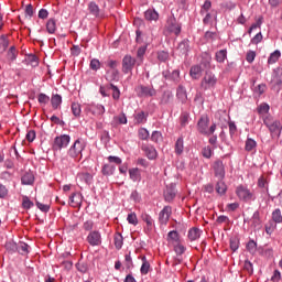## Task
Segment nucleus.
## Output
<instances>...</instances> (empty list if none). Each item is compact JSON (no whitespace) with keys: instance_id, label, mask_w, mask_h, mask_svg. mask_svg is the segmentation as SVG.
I'll return each instance as SVG.
<instances>
[{"instance_id":"obj_34","label":"nucleus","mask_w":282,"mask_h":282,"mask_svg":"<svg viewBox=\"0 0 282 282\" xmlns=\"http://www.w3.org/2000/svg\"><path fill=\"white\" fill-rule=\"evenodd\" d=\"M175 153L176 155H182L184 153V138H178L175 142Z\"/></svg>"},{"instance_id":"obj_26","label":"nucleus","mask_w":282,"mask_h":282,"mask_svg":"<svg viewBox=\"0 0 282 282\" xmlns=\"http://www.w3.org/2000/svg\"><path fill=\"white\" fill-rule=\"evenodd\" d=\"M46 32L48 34H55L56 33V19L51 18L46 22Z\"/></svg>"},{"instance_id":"obj_12","label":"nucleus","mask_w":282,"mask_h":282,"mask_svg":"<svg viewBox=\"0 0 282 282\" xmlns=\"http://www.w3.org/2000/svg\"><path fill=\"white\" fill-rule=\"evenodd\" d=\"M87 111H89L90 113H93V116H96L97 118H99V116H105V106L100 105V104H90L86 107Z\"/></svg>"},{"instance_id":"obj_22","label":"nucleus","mask_w":282,"mask_h":282,"mask_svg":"<svg viewBox=\"0 0 282 282\" xmlns=\"http://www.w3.org/2000/svg\"><path fill=\"white\" fill-rule=\"evenodd\" d=\"M21 182L24 186H32L34 184V174L32 172L24 173Z\"/></svg>"},{"instance_id":"obj_16","label":"nucleus","mask_w":282,"mask_h":282,"mask_svg":"<svg viewBox=\"0 0 282 282\" xmlns=\"http://www.w3.org/2000/svg\"><path fill=\"white\" fill-rule=\"evenodd\" d=\"M82 204H83V194L73 193L69 196V205L73 206V208H78V206H82Z\"/></svg>"},{"instance_id":"obj_59","label":"nucleus","mask_w":282,"mask_h":282,"mask_svg":"<svg viewBox=\"0 0 282 282\" xmlns=\"http://www.w3.org/2000/svg\"><path fill=\"white\" fill-rule=\"evenodd\" d=\"M276 230V223H269L265 225V232L267 235H272Z\"/></svg>"},{"instance_id":"obj_53","label":"nucleus","mask_w":282,"mask_h":282,"mask_svg":"<svg viewBox=\"0 0 282 282\" xmlns=\"http://www.w3.org/2000/svg\"><path fill=\"white\" fill-rule=\"evenodd\" d=\"M18 246H19V243L9 241V242L6 243V249H7L9 252H17Z\"/></svg>"},{"instance_id":"obj_54","label":"nucleus","mask_w":282,"mask_h":282,"mask_svg":"<svg viewBox=\"0 0 282 282\" xmlns=\"http://www.w3.org/2000/svg\"><path fill=\"white\" fill-rule=\"evenodd\" d=\"M268 111H270V106L268 104H262L258 107V113L260 116L268 113Z\"/></svg>"},{"instance_id":"obj_37","label":"nucleus","mask_w":282,"mask_h":282,"mask_svg":"<svg viewBox=\"0 0 282 282\" xmlns=\"http://www.w3.org/2000/svg\"><path fill=\"white\" fill-rule=\"evenodd\" d=\"M279 58H281V51L276 50L273 53H271V55L269 56L268 58L269 65H274V63H276Z\"/></svg>"},{"instance_id":"obj_64","label":"nucleus","mask_w":282,"mask_h":282,"mask_svg":"<svg viewBox=\"0 0 282 282\" xmlns=\"http://www.w3.org/2000/svg\"><path fill=\"white\" fill-rule=\"evenodd\" d=\"M158 58L162 63H166V61H169V53L164 52V51H161V52L158 53Z\"/></svg>"},{"instance_id":"obj_29","label":"nucleus","mask_w":282,"mask_h":282,"mask_svg":"<svg viewBox=\"0 0 282 282\" xmlns=\"http://www.w3.org/2000/svg\"><path fill=\"white\" fill-rule=\"evenodd\" d=\"M141 219L147 224V230H153L154 221L151 215L142 214Z\"/></svg>"},{"instance_id":"obj_5","label":"nucleus","mask_w":282,"mask_h":282,"mask_svg":"<svg viewBox=\"0 0 282 282\" xmlns=\"http://www.w3.org/2000/svg\"><path fill=\"white\" fill-rule=\"evenodd\" d=\"M72 138L68 134H62L56 137L53 142V151H61V149H67Z\"/></svg>"},{"instance_id":"obj_35","label":"nucleus","mask_w":282,"mask_h":282,"mask_svg":"<svg viewBox=\"0 0 282 282\" xmlns=\"http://www.w3.org/2000/svg\"><path fill=\"white\" fill-rule=\"evenodd\" d=\"M115 247L117 250H120L124 243V239L122 238V234H115L113 237Z\"/></svg>"},{"instance_id":"obj_1","label":"nucleus","mask_w":282,"mask_h":282,"mask_svg":"<svg viewBox=\"0 0 282 282\" xmlns=\"http://www.w3.org/2000/svg\"><path fill=\"white\" fill-rule=\"evenodd\" d=\"M263 123L269 129L272 140H279L281 138V121L274 119L272 116H267L263 118Z\"/></svg>"},{"instance_id":"obj_18","label":"nucleus","mask_w":282,"mask_h":282,"mask_svg":"<svg viewBox=\"0 0 282 282\" xmlns=\"http://www.w3.org/2000/svg\"><path fill=\"white\" fill-rule=\"evenodd\" d=\"M203 72L204 69L200 65H194L189 69V76L193 78V80H199V78H202Z\"/></svg>"},{"instance_id":"obj_3","label":"nucleus","mask_w":282,"mask_h":282,"mask_svg":"<svg viewBox=\"0 0 282 282\" xmlns=\"http://www.w3.org/2000/svg\"><path fill=\"white\" fill-rule=\"evenodd\" d=\"M83 151H85V143L77 139L74 144L68 149L67 155L70 156L73 160L80 161L83 158Z\"/></svg>"},{"instance_id":"obj_21","label":"nucleus","mask_w":282,"mask_h":282,"mask_svg":"<svg viewBox=\"0 0 282 282\" xmlns=\"http://www.w3.org/2000/svg\"><path fill=\"white\" fill-rule=\"evenodd\" d=\"M176 195H177V191L175 189V186L172 185L167 187L164 193L165 202H173Z\"/></svg>"},{"instance_id":"obj_43","label":"nucleus","mask_w":282,"mask_h":282,"mask_svg":"<svg viewBox=\"0 0 282 282\" xmlns=\"http://www.w3.org/2000/svg\"><path fill=\"white\" fill-rule=\"evenodd\" d=\"M8 45H10V41L6 35L0 36V52H6L8 50Z\"/></svg>"},{"instance_id":"obj_25","label":"nucleus","mask_w":282,"mask_h":282,"mask_svg":"<svg viewBox=\"0 0 282 282\" xmlns=\"http://www.w3.org/2000/svg\"><path fill=\"white\" fill-rule=\"evenodd\" d=\"M189 50H191V45L188 44V40L182 41L177 46V52H180L182 56H186Z\"/></svg>"},{"instance_id":"obj_7","label":"nucleus","mask_w":282,"mask_h":282,"mask_svg":"<svg viewBox=\"0 0 282 282\" xmlns=\"http://www.w3.org/2000/svg\"><path fill=\"white\" fill-rule=\"evenodd\" d=\"M135 91L139 98H151L156 94L155 88L151 86H144V85L138 86L135 88Z\"/></svg>"},{"instance_id":"obj_32","label":"nucleus","mask_w":282,"mask_h":282,"mask_svg":"<svg viewBox=\"0 0 282 282\" xmlns=\"http://www.w3.org/2000/svg\"><path fill=\"white\" fill-rule=\"evenodd\" d=\"M88 10L93 17H100V8L98 7V4H96V2H89Z\"/></svg>"},{"instance_id":"obj_45","label":"nucleus","mask_w":282,"mask_h":282,"mask_svg":"<svg viewBox=\"0 0 282 282\" xmlns=\"http://www.w3.org/2000/svg\"><path fill=\"white\" fill-rule=\"evenodd\" d=\"M72 113L73 116H75V118H80V113H82L80 104L78 102L72 104Z\"/></svg>"},{"instance_id":"obj_13","label":"nucleus","mask_w":282,"mask_h":282,"mask_svg":"<svg viewBox=\"0 0 282 282\" xmlns=\"http://www.w3.org/2000/svg\"><path fill=\"white\" fill-rule=\"evenodd\" d=\"M214 173L217 180H224V177H226V167L224 166V162L215 161Z\"/></svg>"},{"instance_id":"obj_58","label":"nucleus","mask_w":282,"mask_h":282,"mask_svg":"<svg viewBox=\"0 0 282 282\" xmlns=\"http://www.w3.org/2000/svg\"><path fill=\"white\" fill-rule=\"evenodd\" d=\"M37 208L42 212V213H50V205L47 204H43L39 200L35 202Z\"/></svg>"},{"instance_id":"obj_47","label":"nucleus","mask_w":282,"mask_h":282,"mask_svg":"<svg viewBox=\"0 0 282 282\" xmlns=\"http://www.w3.org/2000/svg\"><path fill=\"white\" fill-rule=\"evenodd\" d=\"M167 241H174L177 243L180 241V234L176 230H172L167 234Z\"/></svg>"},{"instance_id":"obj_49","label":"nucleus","mask_w":282,"mask_h":282,"mask_svg":"<svg viewBox=\"0 0 282 282\" xmlns=\"http://www.w3.org/2000/svg\"><path fill=\"white\" fill-rule=\"evenodd\" d=\"M257 148V141L254 139H247L245 149L246 151H252V149Z\"/></svg>"},{"instance_id":"obj_38","label":"nucleus","mask_w":282,"mask_h":282,"mask_svg":"<svg viewBox=\"0 0 282 282\" xmlns=\"http://www.w3.org/2000/svg\"><path fill=\"white\" fill-rule=\"evenodd\" d=\"M28 248H30L28 243L19 242L17 252H19V254H22V256L29 254L30 250Z\"/></svg>"},{"instance_id":"obj_36","label":"nucleus","mask_w":282,"mask_h":282,"mask_svg":"<svg viewBox=\"0 0 282 282\" xmlns=\"http://www.w3.org/2000/svg\"><path fill=\"white\" fill-rule=\"evenodd\" d=\"M77 177L80 182H85V184H91V180H94V176L87 172L79 173Z\"/></svg>"},{"instance_id":"obj_6","label":"nucleus","mask_w":282,"mask_h":282,"mask_svg":"<svg viewBox=\"0 0 282 282\" xmlns=\"http://www.w3.org/2000/svg\"><path fill=\"white\" fill-rule=\"evenodd\" d=\"M165 29L170 34H175V36H178V34L182 32V25L177 23V20L175 17H170L166 21Z\"/></svg>"},{"instance_id":"obj_27","label":"nucleus","mask_w":282,"mask_h":282,"mask_svg":"<svg viewBox=\"0 0 282 282\" xmlns=\"http://www.w3.org/2000/svg\"><path fill=\"white\" fill-rule=\"evenodd\" d=\"M202 237V230L199 228H192L188 230V239L192 241H197Z\"/></svg>"},{"instance_id":"obj_40","label":"nucleus","mask_w":282,"mask_h":282,"mask_svg":"<svg viewBox=\"0 0 282 282\" xmlns=\"http://www.w3.org/2000/svg\"><path fill=\"white\" fill-rule=\"evenodd\" d=\"M227 56H228V51H226V50H220V51L216 52L217 63H224V61H226Z\"/></svg>"},{"instance_id":"obj_20","label":"nucleus","mask_w":282,"mask_h":282,"mask_svg":"<svg viewBox=\"0 0 282 282\" xmlns=\"http://www.w3.org/2000/svg\"><path fill=\"white\" fill-rule=\"evenodd\" d=\"M271 83L278 87L282 85V68L274 70Z\"/></svg>"},{"instance_id":"obj_52","label":"nucleus","mask_w":282,"mask_h":282,"mask_svg":"<svg viewBox=\"0 0 282 282\" xmlns=\"http://www.w3.org/2000/svg\"><path fill=\"white\" fill-rule=\"evenodd\" d=\"M210 8H213V3L210 2V0H206L200 9V14L208 13V10H210Z\"/></svg>"},{"instance_id":"obj_60","label":"nucleus","mask_w":282,"mask_h":282,"mask_svg":"<svg viewBox=\"0 0 282 282\" xmlns=\"http://www.w3.org/2000/svg\"><path fill=\"white\" fill-rule=\"evenodd\" d=\"M127 219L129 224H132V226H138V216L135 213L129 214Z\"/></svg>"},{"instance_id":"obj_39","label":"nucleus","mask_w":282,"mask_h":282,"mask_svg":"<svg viewBox=\"0 0 282 282\" xmlns=\"http://www.w3.org/2000/svg\"><path fill=\"white\" fill-rule=\"evenodd\" d=\"M272 221H273V224H282L281 209L278 208L272 212Z\"/></svg>"},{"instance_id":"obj_44","label":"nucleus","mask_w":282,"mask_h":282,"mask_svg":"<svg viewBox=\"0 0 282 282\" xmlns=\"http://www.w3.org/2000/svg\"><path fill=\"white\" fill-rule=\"evenodd\" d=\"M108 89H112V98L113 100H120V89L118 88V86L110 84L108 86Z\"/></svg>"},{"instance_id":"obj_48","label":"nucleus","mask_w":282,"mask_h":282,"mask_svg":"<svg viewBox=\"0 0 282 282\" xmlns=\"http://www.w3.org/2000/svg\"><path fill=\"white\" fill-rule=\"evenodd\" d=\"M115 172H116V166H113V165L106 164L102 167V173L105 175H113Z\"/></svg>"},{"instance_id":"obj_56","label":"nucleus","mask_w":282,"mask_h":282,"mask_svg":"<svg viewBox=\"0 0 282 282\" xmlns=\"http://www.w3.org/2000/svg\"><path fill=\"white\" fill-rule=\"evenodd\" d=\"M37 101L40 102V105H47V102H50V96L41 93L37 97Z\"/></svg>"},{"instance_id":"obj_63","label":"nucleus","mask_w":282,"mask_h":282,"mask_svg":"<svg viewBox=\"0 0 282 282\" xmlns=\"http://www.w3.org/2000/svg\"><path fill=\"white\" fill-rule=\"evenodd\" d=\"M90 69H93L94 72H98V69H100V61H98L97 58L91 59Z\"/></svg>"},{"instance_id":"obj_24","label":"nucleus","mask_w":282,"mask_h":282,"mask_svg":"<svg viewBox=\"0 0 282 282\" xmlns=\"http://www.w3.org/2000/svg\"><path fill=\"white\" fill-rule=\"evenodd\" d=\"M176 98H178V100L184 104L186 102V100H188V95H186V88H184V86H178L177 90H176Z\"/></svg>"},{"instance_id":"obj_42","label":"nucleus","mask_w":282,"mask_h":282,"mask_svg":"<svg viewBox=\"0 0 282 282\" xmlns=\"http://www.w3.org/2000/svg\"><path fill=\"white\" fill-rule=\"evenodd\" d=\"M134 120L137 124H144V122H147V115L144 113V111L138 112L134 116Z\"/></svg>"},{"instance_id":"obj_14","label":"nucleus","mask_w":282,"mask_h":282,"mask_svg":"<svg viewBox=\"0 0 282 282\" xmlns=\"http://www.w3.org/2000/svg\"><path fill=\"white\" fill-rule=\"evenodd\" d=\"M174 252L176 253V257L174 259V265H180L184 259L182 256L186 252V247H184L181 243H177L174 246Z\"/></svg>"},{"instance_id":"obj_10","label":"nucleus","mask_w":282,"mask_h":282,"mask_svg":"<svg viewBox=\"0 0 282 282\" xmlns=\"http://www.w3.org/2000/svg\"><path fill=\"white\" fill-rule=\"evenodd\" d=\"M171 215H173V208L171 206H165L159 214V224H161V226H166L169 219H171Z\"/></svg>"},{"instance_id":"obj_30","label":"nucleus","mask_w":282,"mask_h":282,"mask_svg":"<svg viewBox=\"0 0 282 282\" xmlns=\"http://www.w3.org/2000/svg\"><path fill=\"white\" fill-rule=\"evenodd\" d=\"M120 72L118 69H108L106 73V80L112 83V80H118Z\"/></svg>"},{"instance_id":"obj_41","label":"nucleus","mask_w":282,"mask_h":282,"mask_svg":"<svg viewBox=\"0 0 282 282\" xmlns=\"http://www.w3.org/2000/svg\"><path fill=\"white\" fill-rule=\"evenodd\" d=\"M173 100V93L171 91H164L161 98L162 105H169Z\"/></svg>"},{"instance_id":"obj_31","label":"nucleus","mask_w":282,"mask_h":282,"mask_svg":"<svg viewBox=\"0 0 282 282\" xmlns=\"http://www.w3.org/2000/svg\"><path fill=\"white\" fill-rule=\"evenodd\" d=\"M226 191H228V186H226L224 180H218L216 184V193H218V195H226Z\"/></svg>"},{"instance_id":"obj_15","label":"nucleus","mask_w":282,"mask_h":282,"mask_svg":"<svg viewBox=\"0 0 282 282\" xmlns=\"http://www.w3.org/2000/svg\"><path fill=\"white\" fill-rule=\"evenodd\" d=\"M141 149L149 160H155L158 158V150H155L153 145L143 144Z\"/></svg>"},{"instance_id":"obj_19","label":"nucleus","mask_w":282,"mask_h":282,"mask_svg":"<svg viewBox=\"0 0 282 282\" xmlns=\"http://www.w3.org/2000/svg\"><path fill=\"white\" fill-rule=\"evenodd\" d=\"M144 19L145 21H158V19H160V13H158L155 9H148L144 12Z\"/></svg>"},{"instance_id":"obj_62","label":"nucleus","mask_w":282,"mask_h":282,"mask_svg":"<svg viewBox=\"0 0 282 282\" xmlns=\"http://www.w3.org/2000/svg\"><path fill=\"white\" fill-rule=\"evenodd\" d=\"M8 58L9 61H17V48L14 46H11L8 52Z\"/></svg>"},{"instance_id":"obj_55","label":"nucleus","mask_w":282,"mask_h":282,"mask_svg":"<svg viewBox=\"0 0 282 282\" xmlns=\"http://www.w3.org/2000/svg\"><path fill=\"white\" fill-rule=\"evenodd\" d=\"M247 250L248 252H250L251 254H254V252H257V243L254 242V240H250L247 243Z\"/></svg>"},{"instance_id":"obj_46","label":"nucleus","mask_w":282,"mask_h":282,"mask_svg":"<svg viewBox=\"0 0 282 282\" xmlns=\"http://www.w3.org/2000/svg\"><path fill=\"white\" fill-rule=\"evenodd\" d=\"M115 124H127V115L121 113L119 116L113 117Z\"/></svg>"},{"instance_id":"obj_33","label":"nucleus","mask_w":282,"mask_h":282,"mask_svg":"<svg viewBox=\"0 0 282 282\" xmlns=\"http://www.w3.org/2000/svg\"><path fill=\"white\" fill-rule=\"evenodd\" d=\"M129 176H130V180H132V182H140L141 180L140 170L138 167L130 169Z\"/></svg>"},{"instance_id":"obj_23","label":"nucleus","mask_w":282,"mask_h":282,"mask_svg":"<svg viewBox=\"0 0 282 282\" xmlns=\"http://www.w3.org/2000/svg\"><path fill=\"white\" fill-rule=\"evenodd\" d=\"M142 265L140 269L141 274L147 275L151 272V263L147 260V256L141 257Z\"/></svg>"},{"instance_id":"obj_28","label":"nucleus","mask_w":282,"mask_h":282,"mask_svg":"<svg viewBox=\"0 0 282 282\" xmlns=\"http://www.w3.org/2000/svg\"><path fill=\"white\" fill-rule=\"evenodd\" d=\"M51 105L53 109H58L63 105V97L58 94L53 95L51 98Z\"/></svg>"},{"instance_id":"obj_11","label":"nucleus","mask_w":282,"mask_h":282,"mask_svg":"<svg viewBox=\"0 0 282 282\" xmlns=\"http://www.w3.org/2000/svg\"><path fill=\"white\" fill-rule=\"evenodd\" d=\"M87 241L89 246H100V243H102V236L100 235V231H90L87 236Z\"/></svg>"},{"instance_id":"obj_50","label":"nucleus","mask_w":282,"mask_h":282,"mask_svg":"<svg viewBox=\"0 0 282 282\" xmlns=\"http://www.w3.org/2000/svg\"><path fill=\"white\" fill-rule=\"evenodd\" d=\"M29 65H31L32 67H36L39 66V57H36V55H29L26 58Z\"/></svg>"},{"instance_id":"obj_2","label":"nucleus","mask_w":282,"mask_h":282,"mask_svg":"<svg viewBox=\"0 0 282 282\" xmlns=\"http://www.w3.org/2000/svg\"><path fill=\"white\" fill-rule=\"evenodd\" d=\"M210 124V119L208 118V116H202L197 122V131L198 133H200L202 135H213V133H215V131H217V124L213 123Z\"/></svg>"},{"instance_id":"obj_51","label":"nucleus","mask_w":282,"mask_h":282,"mask_svg":"<svg viewBox=\"0 0 282 282\" xmlns=\"http://www.w3.org/2000/svg\"><path fill=\"white\" fill-rule=\"evenodd\" d=\"M151 140H152V142H155L156 144H158L159 142H162V132H160V131H153V132H152V135H151Z\"/></svg>"},{"instance_id":"obj_9","label":"nucleus","mask_w":282,"mask_h":282,"mask_svg":"<svg viewBox=\"0 0 282 282\" xmlns=\"http://www.w3.org/2000/svg\"><path fill=\"white\" fill-rule=\"evenodd\" d=\"M133 67H135V58L131 57V55H126L122 59L123 74H131Z\"/></svg>"},{"instance_id":"obj_61","label":"nucleus","mask_w":282,"mask_h":282,"mask_svg":"<svg viewBox=\"0 0 282 282\" xmlns=\"http://www.w3.org/2000/svg\"><path fill=\"white\" fill-rule=\"evenodd\" d=\"M139 138L140 140H149V130L145 128L139 129Z\"/></svg>"},{"instance_id":"obj_17","label":"nucleus","mask_w":282,"mask_h":282,"mask_svg":"<svg viewBox=\"0 0 282 282\" xmlns=\"http://www.w3.org/2000/svg\"><path fill=\"white\" fill-rule=\"evenodd\" d=\"M251 228L254 230H261V214L259 210H256L250 219Z\"/></svg>"},{"instance_id":"obj_8","label":"nucleus","mask_w":282,"mask_h":282,"mask_svg":"<svg viewBox=\"0 0 282 282\" xmlns=\"http://www.w3.org/2000/svg\"><path fill=\"white\" fill-rule=\"evenodd\" d=\"M236 194L239 199H242V202H251V199H254V193L250 192L248 187L242 185L237 187Z\"/></svg>"},{"instance_id":"obj_57","label":"nucleus","mask_w":282,"mask_h":282,"mask_svg":"<svg viewBox=\"0 0 282 282\" xmlns=\"http://www.w3.org/2000/svg\"><path fill=\"white\" fill-rule=\"evenodd\" d=\"M22 206H23V208L30 209V208H32V206H34V203L32 200H30V198L28 196H23Z\"/></svg>"},{"instance_id":"obj_4","label":"nucleus","mask_w":282,"mask_h":282,"mask_svg":"<svg viewBox=\"0 0 282 282\" xmlns=\"http://www.w3.org/2000/svg\"><path fill=\"white\" fill-rule=\"evenodd\" d=\"M217 87V76L212 72H206L203 79L200 80V88L204 91L215 89Z\"/></svg>"}]
</instances>
